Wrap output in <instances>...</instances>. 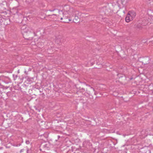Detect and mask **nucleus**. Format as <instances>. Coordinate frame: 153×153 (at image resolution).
Segmentation results:
<instances>
[{
    "label": "nucleus",
    "instance_id": "obj_8",
    "mask_svg": "<svg viewBox=\"0 0 153 153\" xmlns=\"http://www.w3.org/2000/svg\"><path fill=\"white\" fill-rule=\"evenodd\" d=\"M26 143L27 144H28L30 143V142L29 140H26Z\"/></svg>",
    "mask_w": 153,
    "mask_h": 153
},
{
    "label": "nucleus",
    "instance_id": "obj_7",
    "mask_svg": "<svg viewBox=\"0 0 153 153\" xmlns=\"http://www.w3.org/2000/svg\"><path fill=\"white\" fill-rule=\"evenodd\" d=\"M27 153H32L31 152V151L29 150L28 149H27Z\"/></svg>",
    "mask_w": 153,
    "mask_h": 153
},
{
    "label": "nucleus",
    "instance_id": "obj_13",
    "mask_svg": "<svg viewBox=\"0 0 153 153\" xmlns=\"http://www.w3.org/2000/svg\"><path fill=\"white\" fill-rule=\"evenodd\" d=\"M38 46H39V47H40V46H39L40 43L39 44H38Z\"/></svg>",
    "mask_w": 153,
    "mask_h": 153
},
{
    "label": "nucleus",
    "instance_id": "obj_11",
    "mask_svg": "<svg viewBox=\"0 0 153 153\" xmlns=\"http://www.w3.org/2000/svg\"><path fill=\"white\" fill-rule=\"evenodd\" d=\"M91 88L94 91V89L93 88L91 87Z\"/></svg>",
    "mask_w": 153,
    "mask_h": 153
},
{
    "label": "nucleus",
    "instance_id": "obj_4",
    "mask_svg": "<svg viewBox=\"0 0 153 153\" xmlns=\"http://www.w3.org/2000/svg\"><path fill=\"white\" fill-rule=\"evenodd\" d=\"M59 13L60 14L62 13L63 15V17H61V18H60L61 20H62L63 19H67V18H68L67 17L68 16V15H67V16L65 15L66 14L65 13L64 14V13H63L62 11H59Z\"/></svg>",
    "mask_w": 153,
    "mask_h": 153
},
{
    "label": "nucleus",
    "instance_id": "obj_14",
    "mask_svg": "<svg viewBox=\"0 0 153 153\" xmlns=\"http://www.w3.org/2000/svg\"><path fill=\"white\" fill-rule=\"evenodd\" d=\"M63 22H67L66 21H64Z\"/></svg>",
    "mask_w": 153,
    "mask_h": 153
},
{
    "label": "nucleus",
    "instance_id": "obj_3",
    "mask_svg": "<svg viewBox=\"0 0 153 153\" xmlns=\"http://www.w3.org/2000/svg\"><path fill=\"white\" fill-rule=\"evenodd\" d=\"M21 28L22 32L24 33H30L31 32L30 29L28 27H26V25H24Z\"/></svg>",
    "mask_w": 153,
    "mask_h": 153
},
{
    "label": "nucleus",
    "instance_id": "obj_6",
    "mask_svg": "<svg viewBox=\"0 0 153 153\" xmlns=\"http://www.w3.org/2000/svg\"><path fill=\"white\" fill-rule=\"evenodd\" d=\"M137 27L138 28H139L140 29H141V28H143V26H139V25H137Z\"/></svg>",
    "mask_w": 153,
    "mask_h": 153
},
{
    "label": "nucleus",
    "instance_id": "obj_12",
    "mask_svg": "<svg viewBox=\"0 0 153 153\" xmlns=\"http://www.w3.org/2000/svg\"><path fill=\"white\" fill-rule=\"evenodd\" d=\"M56 16V14H53V15H51L52 16Z\"/></svg>",
    "mask_w": 153,
    "mask_h": 153
},
{
    "label": "nucleus",
    "instance_id": "obj_17",
    "mask_svg": "<svg viewBox=\"0 0 153 153\" xmlns=\"http://www.w3.org/2000/svg\"><path fill=\"white\" fill-rule=\"evenodd\" d=\"M152 43L153 44V41H152Z\"/></svg>",
    "mask_w": 153,
    "mask_h": 153
},
{
    "label": "nucleus",
    "instance_id": "obj_2",
    "mask_svg": "<svg viewBox=\"0 0 153 153\" xmlns=\"http://www.w3.org/2000/svg\"><path fill=\"white\" fill-rule=\"evenodd\" d=\"M66 8H69V11L70 13L71 12H74L75 13V16L73 17H74V19L73 20L74 22H78L79 19V17L78 15L79 14V12L77 10L73 9L72 7H70L69 6H68L66 7Z\"/></svg>",
    "mask_w": 153,
    "mask_h": 153
},
{
    "label": "nucleus",
    "instance_id": "obj_15",
    "mask_svg": "<svg viewBox=\"0 0 153 153\" xmlns=\"http://www.w3.org/2000/svg\"><path fill=\"white\" fill-rule=\"evenodd\" d=\"M7 79H9V78H8V77H7Z\"/></svg>",
    "mask_w": 153,
    "mask_h": 153
},
{
    "label": "nucleus",
    "instance_id": "obj_10",
    "mask_svg": "<svg viewBox=\"0 0 153 153\" xmlns=\"http://www.w3.org/2000/svg\"><path fill=\"white\" fill-rule=\"evenodd\" d=\"M24 149H21L20 151V153H21L22 152H24Z\"/></svg>",
    "mask_w": 153,
    "mask_h": 153
},
{
    "label": "nucleus",
    "instance_id": "obj_1",
    "mask_svg": "<svg viewBox=\"0 0 153 153\" xmlns=\"http://www.w3.org/2000/svg\"><path fill=\"white\" fill-rule=\"evenodd\" d=\"M136 16V13L134 11H129L127 14L126 18V21L129 22L133 20Z\"/></svg>",
    "mask_w": 153,
    "mask_h": 153
},
{
    "label": "nucleus",
    "instance_id": "obj_9",
    "mask_svg": "<svg viewBox=\"0 0 153 153\" xmlns=\"http://www.w3.org/2000/svg\"><path fill=\"white\" fill-rule=\"evenodd\" d=\"M148 24V23L146 22L145 23H144V24H143V26H145L146 25H147Z\"/></svg>",
    "mask_w": 153,
    "mask_h": 153
},
{
    "label": "nucleus",
    "instance_id": "obj_16",
    "mask_svg": "<svg viewBox=\"0 0 153 153\" xmlns=\"http://www.w3.org/2000/svg\"><path fill=\"white\" fill-rule=\"evenodd\" d=\"M71 21V20H70V19H69V21Z\"/></svg>",
    "mask_w": 153,
    "mask_h": 153
},
{
    "label": "nucleus",
    "instance_id": "obj_5",
    "mask_svg": "<svg viewBox=\"0 0 153 153\" xmlns=\"http://www.w3.org/2000/svg\"><path fill=\"white\" fill-rule=\"evenodd\" d=\"M66 12H67L71 16L73 17L75 16V13L74 12H70L69 11V9L68 10H66Z\"/></svg>",
    "mask_w": 153,
    "mask_h": 153
}]
</instances>
